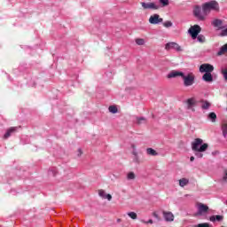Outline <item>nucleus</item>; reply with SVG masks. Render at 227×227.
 <instances>
[{
    "instance_id": "obj_1",
    "label": "nucleus",
    "mask_w": 227,
    "mask_h": 227,
    "mask_svg": "<svg viewBox=\"0 0 227 227\" xmlns=\"http://www.w3.org/2000/svg\"><path fill=\"white\" fill-rule=\"evenodd\" d=\"M173 77H182L184 81V86L186 88L189 86H192L194 84V79H196V76H194V74L189 73L188 74H184L183 72L180 71H174L170 74H168V78L171 79Z\"/></svg>"
},
{
    "instance_id": "obj_2",
    "label": "nucleus",
    "mask_w": 227,
    "mask_h": 227,
    "mask_svg": "<svg viewBox=\"0 0 227 227\" xmlns=\"http://www.w3.org/2000/svg\"><path fill=\"white\" fill-rule=\"evenodd\" d=\"M207 148L208 144H203V139L201 138H196L194 142L192 143V149L193 152H207Z\"/></svg>"
},
{
    "instance_id": "obj_3",
    "label": "nucleus",
    "mask_w": 227,
    "mask_h": 227,
    "mask_svg": "<svg viewBox=\"0 0 227 227\" xmlns=\"http://www.w3.org/2000/svg\"><path fill=\"white\" fill-rule=\"evenodd\" d=\"M205 13H210L211 11L219 12V3L215 1H210L202 4Z\"/></svg>"
},
{
    "instance_id": "obj_4",
    "label": "nucleus",
    "mask_w": 227,
    "mask_h": 227,
    "mask_svg": "<svg viewBox=\"0 0 227 227\" xmlns=\"http://www.w3.org/2000/svg\"><path fill=\"white\" fill-rule=\"evenodd\" d=\"M193 15L198 20H205L207 19V12H205V9L200 5H196L193 9Z\"/></svg>"
},
{
    "instance_id": "obj_5",
    "label": "nucleus",
    "mask_w": 227,
    "mask_h": 227,
    "mask_svg": "<svg viewBox=\"0 0 227 227\" xmlns=\"http://www.w3.org/2000/svg\"><path fill=\"white\" fill-rule=\"evenodd\" d=\"M188 33H190L193 40H196V38H198V35L201 33V27H200L199 25H194L193 27H191L189 28Z\"/></svg>"
},
{
    "instance_id": "obj_6",
    "label": "nucleus",
    "mask_w": 227,
    "mask_h": 227,
    "mask_svg": "<svg viewBox=\"0 0 227 227\" xmlns=\"http://www.w3.org/2000/svg\"><path fill=\"white\" fill-rule=\"evenodd\" d=\"M200 72L201 74H212V72H214V66L210 64H202L200 67Z\"/></svg>"
},
{
    "instance_id": "obj_7",
    "label": "nucleus",
    "mask_w": 227,
    "mask_h": 227,
    "mask_svg": "<svg viewBox=\"0 0 227 227\" xmlns=\"http://www.w3.org/2000/svg\"><path fill=\"white\" fill-rule=\"evenodd\" d=\"M161 22H164V19L160 18V15L159 14H153L149 18V23L153 24L154 26L161 24Z\"/></svg>"
},
{
    "instance_id": "obj_8",
    "label": "nucleus",
    "mask_w": 227,
    "mask_h": 227,
    "mask_svg": "<svg viewBox=\"0 0 227 227\" xmlns=\"http://www.w3.org/2000/svg\"><path fill=\"white\" fill-rule=\"evenodd\" d=\"M143 10H159V5L155 4V3H140Z\"/></svg>"
},
{
    "instance_id": "obj_9",
    "label": "nucleus",
    "mask_w": 227,
    "mask_h": 227,
    "mask_svg": "<svg viewBox=\"0 0 227 227\" xmlns=\"http://www.w3.org/2000/svg\"><path fill=\"white\" fill-rule=\"evenodd\" d=\"M163 217L167 223H173L175 221V215L169 211H163Z\"/></svg>"
},
{
    "instance_id": "obj_10",
    "label": "nucleus",
    "mask_w": 227,
    "mask_h": 227,
    "mask_svg": "<svg viewBox=\"0 0 227 227\" xmlns=\"http://www.w3.org/2000/svg\"><path fill=\"white\" fill-rule=\"evenodd\" d=\"M186 104L187 109H191L193 113L194 111H196V109H194V106H196V99H194L193 98H188Z\"/></svg>"
},
{
    "instance_id": "obj_11",
    "label": "nucleus",
    "mask_w": 227,
    "mask_h": 227,
    "mask_svg": "<svg viewBox=\"0 0 227 227\" xmlns=\"http://www.w3.org/2000/svg\"><path fill=\"white\" fill-rule=\"evenodd\" d=\"M212 26L214 27H217V29H224V27H223V21L219 19H215V20L212 21Z\"/></svg>"
},
{
    "instance_id": "obj_12",
    "label": "nucleus",
    "mask_w": 227,
    "mask_h": 227,
    "mask_svg": "<svg viewBox=\"0 0 227 227\" xmlns=\"http://www.w3.org/2000/svg\"><path fill=\"white\" fill-rule=\"evenodd\" d=\"M199 214L201 215L205 212H208V206L203 203H198Z\"/></svg>"
},
{
    "instance_id": "obj_13",
    "label": "nucleus",
    "mask_w": 227,
    "mask_h": 227,
    "mask_svg": "<svg viewBox=\"0 0 227 227\" xmlns=\"http://www.w3.org/2000/svg\"><path fill=\"white\" fill-rule=\"evenodd\" d=\"M202 79L205 81V82H212L214 81L212 73H205L202 76Z\"/></svg>"
},
{
    "instance_id": "obj_14",
    "label": "nucleus",
    "mask_w": 227,
    "mask_h": 227,
    "mask_svg": "<svg viewBox=\"0 0 227 227\" xmlns=\"http://www.w3.org/2000/svg\"><path fill=\"white\" fill-rule=\"evenodd\" d=\"M14 132H17V128L16 127L10 128L7 130V132L4 134V138L8 139V137H10V136H12V134H13Z\"/></svg>"
},
{
    "instance_id": "obj_15",
    "label": "nucleus",
    "mask_w": 227,
    "mask_h": 227,
    "mask_svg": "<svg viewBox=\"0 0 227 227\" xmlns=\"http://www.w3.org/2000/svg\"><path fill=\"white\" fill-rule=\"evenodd\" d=\"M223 219H224V217L223 215H212L209 218V221H211V223H215V221H218L221 222L223 221Z\"/></svg>"
},
{
    "instance_id": "obj_16",
    "label": "nucleus",
    "mask_w": 227,
    "mask_h": 227,
    "mask_svg": "<svg viewBox=\"0 0 227 227\" xmlns=\"http://www.w3.org/2000/svg\"><path fill=\"white\" fill-rule=\"evenodd\" d=\"M224 54H227V43L223 45L217 52V56H224Z\"/></svg>"
},
{
    "instance_id": "obj_17",
    "label": "nucleus",
    "mask_w": 227,
    "mask_h": 227,
    "mask_svg": "<svg viewBox=\"0 0 227 227\" xmlns=\"http://www.w3.org/2000/svg\"><path fill=\"white\" fill-rule=\"evenodd\" d=\"M207 118L212 121V123H215V120H217V114H215L214 112H211L208 114Z\"/></svg>"
},
{
    "instance_id": "obj_18",
    "label": "nucleus",
    "mask_w": 227,
    "mask_h": 227,
    "mask_svg": "<svg viewBox=\"0 0 227 227\" xmlns=\"http://www.w3.org/2000/svg\"><path fill=\"white\" fill-rule=\"evenodd\" d=\"M146 152H147V155H152L153 157H155V156L159 155V153H157V151H155V150L153 149V148H147V149H146Z\"/></svg>"
},
{
    "instance_id": "obj_19",
    "label": "nucleus",
    "mask_w": 227,
    "mask_h": 227,
    "mask_svg": "<svg viewBox=\"0 0 227 227\" xmlns=\"http://www.w3.org/2000/svg\"><path fill=\"white\" fill-rule=\"evenodd\" d=\"M176 43H175V42L168 43L165 45L166 51H171V49H175V45H176Z\"/></svg>"
},
{
    "instance_id": "obj_20",
    "label": "nucleus",
    "mask_w": 227,
    "mask_h": 227,
    "mask_svg": "<svg viewBox=\"0 0 227 227\" xmlns=\"http://www.w3.org/2000/svg\"><path fill=\"white\" fill-rule=\"evenodd\" d=\"M189 184V179L187 178H182L179 180V185L180 187H185Z\"/></svg>"
},
{
    "instance_id": "obj_21",
    "label": "nucleus",
    "mask_w": 227,
    "mask_h": 227,
    "mask_svg": "<svg viewBox=\"0 0 227 227\" xmlns=\"http://www.w3.org/2000/svg\"><path fill=\"white\" fill-rule=\"evenodd\" d=\"M212 105L210 104V102L205 100V101H202V105H201V107L202 109H210V106Z\"/></svg>"
},
{
    "instance_id": "obj_22",
    "label": "nucleus",
    "mask_w": 227,
    "mask_h": 227,
    "mask_svg": "<svg viewBox=\"0 0 227 227\" xmlns=\"http://www.w3.org/2000/svg\"><path fill=\"white\" fill-rule=\"evenodd\" d=\"M108 111L113 113V114H116V113H118V108L114 106H110Z\"/></svg>"
},
{
    "instance_id": "obj_23",
    "label": "nucleus",
    "mask_w": 227,
    "mask_h": 227,
    "mask_svg": "<svg viewBox=\"0 0 227 227\" xmlns=\"http://www.w3.org/2000/svg\"><path fill=\"white\" fill-rule=\"evenodd\" d=\"M137 123L141 125V123H146V119L145 117L137 118Z\"/></svg>"
},
{
    "instance_id": "obj_24",
    "label": "nucleus",
    "mask_w": 227,
    "mask_h": 227,
    "mask_svg": "<svg viewBox=\"0 0 227 227\" xmlns=\"http://www.w3.org/2000/svg\"><path fill=\"white\" fill-rule=\"evenodd\" d=\"M127 179L128 180H135L136 179V174H134V172H129L127 175Z\"/></svg>"
},
{
    "instance_id": "obj_25",
    "label": "nucleus",
    "mask_w": 227,
    "mask_h": 227,
    "mask_svg": "<svg viewBox=\"0 0 227 227\" xmlns=\"http://www.w3.org/2000/svg\"><path fill=\"white\" fill-rule=\"evenodd\" d=\"M128 215L129 217H130V219H133V220L137 219V214H136V212H129Z\"/></svg>"
},
{
    "instance_id": "obj_26",
    "label": "nucleus",
    "mask_w": 227,
    "mask_h": 227,
    "mask_svg": "<svg viewBox=\"0 0 227 227\" xmlns=\"http://www.w3.org/2000/svg\"><path fill=\"white\" fill-rule=\"evenodd\" d=\"M222 130H223V137H227V123L223 125Z\"/></svg>"
},
{
    "instance_id": "obj_27",
    "label": "nucleus",
    "mask_w": 227,
    "mask_h": 227,
    "mask_svg": "<svg viewBox=\"0 0 227 227\" xmlns=\"http://www.w3.org/2000/svg\"><path fill=\"white\" fill-rule=\"evenodd\" d=\"M197 40L198 42H200V43H203L205 42V35H197Z\"/></svg>"
},
{
    "instance_id": "obj_28",
    "label": "nucleus",
    "mask_w": 227,
    "mask_h": 227,
    "mask_svg": "<svg viewBox=\"0 0 227 227\" xmlns=\"http://www.w3.org/2000/svg\"><path fill=\"white\" fill-rule=\"evenodd\" d=\"M137 45H145V39L137 38L136 39Z\"/></svg>"
},
{
    "instance_id": "obj_29",
    "label": "nucleus",
    "mask_w": 227,
    "mask_h": 227,
    "mask_svg": "<svg viewBox=\"0 0 227 227\" xmlns=\"http://www.w3.org/2000/svg\"><path fill=\"white\" fill-rule=\"evenodd\" d=\"M163 26H164V27H173V22H171L169 20L165 21V22H163Z\"/></svg>"
},
{
    "instance_id": "obj_30",
    "label": "nucleus",
    "mask_w": 227,
    "mask_h": 227,
    "mask_svg": "<svg viewBox=\"0 0 227 227\" xmlns=\"http://www.w3.org/2000/svg\"><path fill=\"white\" fill-rule=\"evenodd\" d=\"M175 51H176L177 52H182V51H184V49H182L181 46H179L178 43H176V45L174 46Z\"/></svg>"
},
{
    "instance_id": "obj_31",
    "label": "nucleus",
    "mask_w": 227,
    "mask_h": 227,
    "mask_svg": "<svg viewBox=\"0 0 227 227\" xmlns=\"http://www.w3.org/2000/svg\"><path fill=\"white\" fill-rule=\"evenodd\" d=\"M193 227H210V224L204 223H199L197 225H194Z\"/></svg>"
},
{
    "instance_id": "obj_32",
    "label": "nucleus",
    "mask_w": 227,
    "mask_h": 227,
    "mask_svg": "<svg viewBox=\"0 0 227 227\" xmlns=\"http://www.w3.org/2000/svg\"><path fill=\"white\" fill-rule=\"evenodd\" d=\"M162 6H168L169 4V0H160Z\"/></svg>"
},
{
    "instance_id": "obj_33",
    "label": "nucleus",
    "mask_w": 227,
    "mask_h": 227,
    "mask_svg": "<svg viewBox=\"0 0 227 227\" xmlns=\"http://www.w3.org/2000/svg\"><path fill=\"white\" fill-rule=\"evenodd\" d=\"M98 195L101 197V198H106V192L104 190H99L98 191Z\"/></svg>"
},
{
    "instance_id": "obj_34",
    "label": "nucleus",
    "mask_w": 227,
    "mask_h": 227,
    "mask_svg": "<svg viewBox=\"0 0 227 227\" xmlns=\"http://www.w3.org/2000/svg\"><path fill=\"white\" fill-rule=\"evenodd\" d=\"M203 152H195V155L196 157H198V159H201L203 157Z\"/></svg>"
},
{
    "instance_id": "obj_35",
    "label": "nucleus",
    "mask_w": 227,
    "mask_h": 227,
    "mask_svg": "<svg viewBox=\"0 0 227 227\" xmlns=\"http://www.w3.org/2000/svg\"><path fill=\"white\" fill-rule=\"evenodd\" d=\"M220 36H227V28L222 30Z\"/></svg>"
},
{
    "instance_id": "obj_36",
    "label": "nucleus",
    "mask_w": 227,
    "mask_h": 227,
    "mask_svg": "<svg viewBox=\"0 0 227 227\" xmlns=\"http://www.w3.org/2000/svg\"><path fill=\"white\" fill-rule=\"evenodd\" d=\"M222 74H223V75L225 81H227V68H226V69H223V70L222 71Z\"/></svg>"
},
{
    "instance_id": "obj_37",
    "label": "nucleus",
    "mask_w": 227,
    "mask_h": 227,
    "mask_svg": "<svg viewBox=\"0 0 227 227\" xmlns=\"http://www.w3.org/2000/svg\"><path fill=\"white\" fill-rule=\"evenodd\" d=\"M105 198H106V200H108V201H111V200H113V196H111V194L105 195Z\"/></svg>"
},
{
    "instance_id": "obj_38",
    "label": "nucleus",
    "mask_w": 227,
    "mask_h": 227,
    "mask_svg": "<svg viewBox=\"0 0 227 227\" xmlns=\"http://www.w3.org/2000/svg\"><path fill=\"white\" fill-rule=\"evenodd\" d=\"M223 180L224 182H226V180H227V170H224V176H223Z\"/></svg>"
},
{
    "instance_id": "obj_39",
    "label": "nucleus",
    "mask_w": 227,
    "mask_h": 227,
    "mask_svg": "<svg viewBox=\"0 0 227 227\" xmlns=\"http://www.w3.org/2000/svg\"><path fill=\"white\" fill-rule=\"evenodd\" d=\"M153 217H155L156 219H160V218H159V215H158L156 212H153Z\"/></svg>"
},
{
    "instance_id": "obj_40",
    "label": "nucleus",
    "mask_w": 227,
    "mask_h": 227,
    "mask_svg": "<svg viewBox=\"0 0 227 227\" xmlns=\"http://www.w3.org/2000/svg\"><path fill=\"white\" fill-rule=\"evenodd\" d=\"M190 160H191V162H194V156H192V157L190 158Z\"/></svg>"
},
{
    "instance_id": "obj_41",
    "label": "nucleus",
    "mask_w": 227,
    "mask_h": 227,
    "mask_svg": "<svg viewBox=\"0 0 227 227\" xmlns=\"http://www.w3.org/2000/svg\"><path fill=\"white\" fill-rule=\"evenodd\" d=\"M148 223H149L150 224H153V220H149Z\"/></svg>"
},
{
    "instance_id": "obj_42",
    "label": "nucleus",
    "mask_w": 227,
    "mask_h": 227,
    "mask_svg": "<svg viewBox=\"0 0 227 227\" xmlns=\"http://www.w3.org/2000/svg\"><path fill=\"white\" fill-rule=\"evenodd\" d=\"M78 152L80 153L79 155H82V151H81V149H79Z\"/></svg>"
},
{
    "instance_id": "obj_43",
    "label": "nucleus",
    "mask_w": 227,
    "mask_h": 227,
    "mask_svg": "<svg viewBox=\"0 0 227 227\" xmlns=\"http://www.w3.org/2000/svg\"><path fill=\"white\" fill-rule=\"evenodd\" d=\"M117 223H121V219H117Z\"/></svg>"
}]
</instances>
